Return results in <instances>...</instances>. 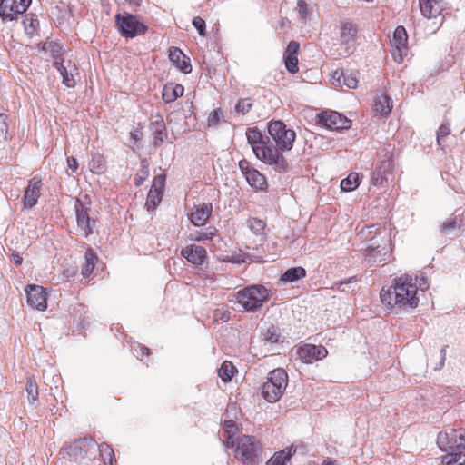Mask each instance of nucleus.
I'll list each match as a JSON object with an SVG mask.
<instances>
[{
  "mask_svg": "<svg viewBox=\"0 0 465 465\" xmlns=\"http://www.w3.org/2000/svg\"><path fill=\"white\" fill-rule=\"evenodd\" d=\"M67 164H68L69 169H71V171L73 173H75L77 171L78 162H77V159L74 158V156H70L67 158Z\"/></svg>",
  "mask_w": 465,
  "mask_h": 465,
  "instance_id": "nucleus-58",
  "label": "nucleus"
},
{
  "mask_svg": "<svg viewBox=\"0 0 465 465\" xmlns=\"http://www.w3.org/2000/svg\"><path fill=\"white\" fill-rule=\"evenodd\" d=\"M42 185V179L39 176H34L28 181L22 199L25 208L32 209L36 205L41 196Z\"/></svg>",
  "mask_w": 465,
  "mask_h": 465,
  "instance_id": "nucleus-16",
  "label": "nucleus"
},
{
  "mask_svg": "<svg viewBox=\"0 0 465 465\" xmlns=\"http://www.w3.org/2000/svg\"><path fill=\"white\" fill-rule=\"evenodd\" d=\"M32 0H0V17L3 21H13L25 13Z\"/></svg>",
  "mask_w": 465,
  "mask_h": 465,
  "instance_id": "nucleus-11",
  "label": "nucleus"
},
{
  "mask_svg": "<svg viewBox=\"0 0 465 465\" xmlns=\"http://www.w3.org/2000/svg\"><path fill=\"white\" fill-rule=\"evenodd\" d=\"M298 7L301 17L303 19H307L311 15L308 4L304 0H299Z\"/></svg>",
  "mask_w": 465,
  "mask_h": 465,
  "instance_id": "nucleus-51",
  "label": "nucleus"
},
{
  "mask_svg": "<svg viewBox=\"0 0 465 465\" xmlns=\"http://www.w3.org/2000/svg\"><path fill=\"white\" fill-rule=\"evenodd\" d=\"M8 115L5 113H0V136L5 140L8 139Z\"/></svg>",
  "mask_w": 465,
  "mask_h": 465,
  "instance_id": "nucleus-45",
  "label": "nucleus"
},
{
  "mask_svg": "<svg viewBox=\"0 0 465 465\" xmlns=\"http://www.w3.org/2000/svg\"><path fill=\"white\" fill-rule=\"evenodd\" d=\"M165 181L166 175L164 173L158 174L153 178L145 203L148 211L154 210L161 203L163 196Z\"/></svg>",
  "mask_w": 465,
  "mask_h": 465,
  "instance_id": "nucleus-15",
  "label": "nucleus"
},
{
  "mask_svg": "<svg viewBox=\"0 0 465 465\" xmlns=\"http://www.w3.org/2000/svg\"><path fill=\"white\" fill-rule=\"evenodd\" d=\"M407 42L408 35L405 28L401 25L397 26L391 40V45L398 51H401V48L406 47Z\"/></svg>",
  "mask_w": 465,
  "mask_h": 465,
  "instance_id": "nucleus-32",
  "label": "nucleus"
},
{
  "mask_svg": "<svg viewBox=\"0 0 465 465\" xmlns=\"http://www.w3.org/2000/svg\"><path fill=\"white\" fill-rule=\"evenodd\" d=\"M390 240L381 233H376L369 240L365 250V261L371 265H375L382 261L390 252Z\"/></svg>",
  "mask_w": 465,
  "mask_h": 465,
  "instance_id": "nucleus-8",
  "label": "nucleus"
},
{
  "mask_svg": "<svg viewBox=\"0 0 465 465\" xmlns=\"http://www.w3.org/2000/svg\"><path fill=\"white\" fill-rule=\"evenodd\" d=\"M74 211L78 229L82 235L87 238L94 232L96 228V221L89 213L91 208L87 207L81 199L77 198L74 203Z\"/></svg>",
  "mask_w": 465,
  "mask_h": 465,
  "instance_id": "nucleus-10",
  "label": "nucleus"
},
{
  "mask_svg": "<svg viewBox=\"0 0 465 465\" xmlns=\"http://www.w3.org/2000/svg\"><path fill=\"white\" fill-rule=\"evenodd\" d=\"M296 452L293 446H290L284 450L275 452L274 455L267 461L266 465H285V463Z\"/></svg>",
  "mask_w": 465,
  "mask_h": 465,
  "instance_id": "nucleus-28",
  "label": "nucleus"
},
{
  "mask_svg": "<svg viewBox=\"0 0 465 465\" xmlns=\"http://www.w3.org/2000/svg\"><path fill=\"white\" fill-rule=\"evenodd\" d=\"M11 259L16 266L21 265L23 262V258L17 252L12 253Z\"/></svg>",
  "mask_w": 465,
  "mask_h": 465,
  "instance_id": "nucleus-59",
  "label": "nucleus"
},
{
  "mask_svg": "<svg viewBox=\"0 0 465 465\" xmlns=\"http://www.w3.org/2000/svg\"><path fill=\"white\" fill-rule=\"evenodd\" d=\"M141 168L137 172V173L134 176V183L136 187H140L143 182L148 178L149 176V163L144 158L141 160Z\"/></svg>",
  "mask_w": 465,
  "mask_h": 465,
  "instance_id": "nucleus-37",
  "label": "nucleus"
},
{
  "mask_svg": "<svg viewBox=\"0 0 465 465\" xmlns=\"http://www.w3.org/2000/svg\"><path fill=\"white\" fill-rule=\"evenodd\" d=\"M143 136V133L139 130H134V132H131L130 134V142L133 145H130L133 150L134 151V146L137 145V149H140L141 146H139L137 143L140 142L141 138Z\"/></svg>",
  "mask_w": 465,
  "mask_h": 465,
  "instance_id": "nucleus-52",
  "label": "nucleus"
},
{
  "mask_svg": "<svg viewBox=\"0 0 465 465\" xmlns=\"http://www.w3.org/2000/svg\"><path fill=\"white\" fill-rule=\"evenodd\" d=\"M306 276V270L303 267H292L287 269L280 277V281L283 283H291L297 282Z\"/></svg>",
  "mask_w": 465,
  "mask_h": 465,
  "instance_id": "nucleus-30",
  "label": "nucleus"
},
{
  "mask_svg": "<svg viewBox=\"0 0 465 465\" xmlns=\"http://www.w3.org/2000/svg\"><path fill=\"white\" fill-rule=\"evenodd\" d=\"M464 451L465 450L447 451L448 453L443 457V462L446 463V465H464Z\"/></svg>",
  "mask_w": 465,
  "mask_h": 465,
  "instance_id": "nucleus-35",
  "label": "nucleus"
},
{
  "mask_svg": "<svg viewBox=\"0 0 465 465\" xmlns=\"http://www.w3.org/2000/svg\"><path fill=\"white\" fill-rule=\"evenodd\" d=\"M341 75L342 76V84L351 89H355L357 87L358 80L355 76L351 74H346L343 71L341 72Z\"/></svg>",
  "mask_w": 465,
  "mask_h": 465,
  "instance_id": "nucleus-47",
  "label": "nucleus"
},
{
  "mask_svg": "<svg viewBox=\"0 0 465 465\" xmlns=\"http://www.w3.org/2000/svg\"><path fill=\"white\" fill-rule=\"evenodd\" d=\"M271 292L263 285L254 284L237 292L238 302L244 311L254 312L269 300Z\"/></svg>",
  "mask_w": 465,
  "mask_h": 465,
  "instance_id": "nucleus-4",
  "label": "nucleus"
},
{
  "mask_svg": "<svg viewBox=\"0 0 465 465\" xmlns=\"http://www.w3.org/2000/svg\"><path fill=\"white\" fill-rule=\"evenodd\" d=\"M322 465H338L336 460H327L322 462Z\"/></svg>",
  "mask_w": 465,
  "mask_h": 465,
  "instance_id": "nucleus-64",
  "label": "nucleus"
},
{
  "mask_svg": "<svg viewBox=\"0 0 465 465\" xmlns=\"http://www.w3.org/2000/svg\"><path fill=\"white\" fill-rule=\"evenodd\" d=\"M392 109V101L385 93H380L376 95L374 101V111L380 116L388 115Z\"/></svg>",
  "mask_w": 465,
  "mask_h": 465,
  "instance_id": "nucleus-26",
  "label": "nucleus"
},
{
  "mask_svg": "<svg viewBox=\"0 0 465 465\" xmlns=\"http://www.w3.org/2000/svg\"><path fill=\"white\" fill-rule=\"evenodd\" d=\"M153 134V145L157 148L167 138V129L163 118L152 122L150 124Z\"/></svg>",
  "mask_w": 465,
  "mask_h": 465,
  "instance_id": "nucleus-25",
  "label": "nucleus"
},
{
  "mask_svg": "<svg viewBox=\"0 0 465 465\" xmlns=\"http://www.w3.org/2000/svg\"><path fill=\"white\" fill-rule=\"evenodd\" d=\"M193 25L196 28V30L198 31V33L201 36L206 35V24H205V21L202 17H200V16L194 17L193 19Z\"/></svg>",
  "mask_w": 465,
  "mask_h": 465,
  "instance_id": "nucleus-48",
  "label": "nucleus"
},
{
  "mask_svg": "<svg viewBox=\"0 0 465 465\" xmlns=\"http://www.w3.org/2000/svg\"><path fill=\"white\" fill-rule=\"evenodd\" d=\"M246 138L256 158L272 166L279 173L289 171V163L281 153L277 152L272 142L264 137L257 127H250L246 131Z\"/></svg>",
  "mask_w": 465,
  "mask_h": 465,
  "instance_id": "nucleus-2",
  "label": "nucleus"
},
{
  "mask_svg": "<svg viewBox=\"0 0 465 465\" xmlns=\"http://www.w3.org/2000/svg\"><path fill=\"white\" fill-rule=\"evenodd\" d=\"M298 353L302 361L311 362L313 360L324 358L327 355V350L322 346L305 344L299 348Z\"/></svg>",
  "mask_w": 465,
  "mask_h": 465,
  "instance_id": "nucleus-19",
  "label": "nucleus"
},
{
  "mask_svg": "<svg viewBox=\"0 0 465 465\" xmlns=\"http://www.w3.org/2000/svg\"><path fill=\"white\" fill-rule=\"evenodd\" d=\"M252 108V103L251 101V98H241L238 100L237 104H235L234 110L237 113H241L242 114H246L251 111Z\"/></svg>",
  "mask_w": 465,
  "mask_h": 465,
  "instance_id": "nucleus-43",
  "label": "nucleus"
},
{
  "mask_svg": "<svg viewBox=\"0 0 465 465\" xmlns=\"http://www.w3.org/2000/svg\"><path fill=\"white\" fill-rule=\"evenodd\" d=\"M437 444L442 451L465 450V430H454L440 432Z\"/></svg>",
  "mask_w": 465,
  "mask_h": 465,
  "instance_id": "nucleus-9",
  "label": "nucleus"
},
{
  "mask_svg": "<svg viewBox=\"0 0 465 465\" xmlns=\"http://www.w3.org/2000/svg\"><path fill=\"white\" fill-rule=\"evenodd\" d=\"M460 227L461 225L458 223L457 218L450 215L439 226V232L441 237L453 239L459 235Z\"/></svg>",
  "mask_w": 465,
  "mask_h": 465,
  "instance_id": "nucleus-22",
  "label": "nucleus"
},
{
  "mask_svg": "<svg viewBox=\"0 0 465 465\" xmlns=\"http://www.w3.org/2000/svg\"><path fill=\"white\" fill-rule=\"evenodd\" d=\"M23 25L26 35L33 36L36 28L39 26V21L37 18L34 17V15L31 17L25 16Z\"/></svg>",
  "mask_w": 465,
  "mask_h": 465,
  "instance_id": "nucleus-42",
  "label": "nucleus"
},
{
  "mask_svg": "<svg viewBox=\"0 0 465 465\" xmlns=\"http://www.w3.org/2000/svg\"><path fill=\"white\" fill-rule=\"evenodd\" d=\"M317 117L318 123L329 129L348 130L351 126V121L336 111H324Z\"/></svg>",
  "mask_w": 465,
  "mask_h": 465,
  "instance_id": "nucleus-12",
  "label": "nucleus"
},
{
  "mask_svg": "<svg viewBox=\"0 0 465 465\" xmlns=\"http://www.w3.org/2000/svg\"><path fill=\"white\" fill-rule=\"evenodd\" d=\"M262 339L264 341H267L271 343L279 342L280 338H281V334L278 331V329L272 324L268 326L267 329L265 330V331L262 332Z\"/></svg>",
  "mask_w": 465,
  "mask_h": 465,
  "instance_id": "nucleus-41",
  "label": "nucleus"
},
{
  "mask_svg": "<svg viewBox=\"0 0 465 465\" xmlns=\"http://www.w3.org/2000/svg\"><path fill=\"white\" fill-rule=\"evenodd\" d=\"M358 26L351 22H344L340 31V43L345 47V56L351 54L356 49V41L358 38Z\"/></svg>",
  "mask_w": 465,
  "mask_h": 465,
  "instance_id": "nucleus-14",
  "label": "nucleus"
},
{
  "mask_svg": "<svg viewBox=\"0 0 465 465\" xmlns=\"http://www.w3.org/2000/svg\"><path fill=\"white\" fill-rule=\"evenodd\" d=\"M300 50V44L296 41H290L283 53V60L287 71L291 74H295L299 71L298 66V53Z\"/></svg>",
  "mask_w": 465,
  "mask_h": 465,
  "instance_id": "nucleus-18",
  "label": "nucleus"
},
{
  "mask_svg": "<svg viewBox=\"0 0 465 465\" xmlns=\"http://www.w3.org/2000/svg\"><path fill=\"white\" fill-rule=\"evenodd\" d=\"M223 428L228 435H233L236 430V425L232 420H225Z\"/></svg>",
  "mask_w": 465,
  "mask_h": 465,
  "instance_id": "nucleus-57",
  "label": "nucleus"
},
{
  "mask_svg": "<svg viewBox=\"0 0 465 465\" xmlns=\"http://www.w3.org/2000/svg\"><path fill=\"white\" fill-rule=\"evenodd\" d=\"M236 368L234 365L231 361H225L218 370V374L223 381H229L233 377Z\"/></svg>",
  "mask_w": 465,
  "mask_h": 465,
  "instance_id": "nucleus-38",
  "label": "nucleus"
},
{
  "mask_svg": "<svg viewBox=\"0 0 465 465\" xmlns=\"http://www.w3.org/2000/svg\"><path fill=\"white\" fill-rule=\"evenodd\" d=\"M48 49L54 58L57 59L61 56L62 47L58 43L50 42L48 45Z\"/></svg>",
  "mask_w": 465,
  "mask_h": 465,
  "instance_id": "nucleus-53",
  "label": "nucleus"
},
{
  "mask_svg": "<svg viewBox=\"0 0 465 465\" xmlns=\"http://www.w3.org/2000/svg\"><path fill=\"white\" fill-rule=\"evenodd\" d=\"M99 450L101 456L108 455L110 458V462H113L114 451L109 445H107L106 443H102L99 446Z\"/></svg>",
  "mask_w": 465,
  "mask_h": 465,
  "instance_id": "nucleus-54",
  "label": "nucleus"
},
{
  "mask_svg": "<svg viewBox=\"0 0 465 465\" xmlns=\"http://www.w3.org/2000/svg\"><path fill=\"white\" fill-rule=\"evenodd\" d=\"M446 348H447V345H445L444 347H442V349L440 350V361L437 364H435V366L433 367V369L435 371H439L440 370L443 366H444V363H445V359H446Z\"/></svg>",
  "mask_w": 465,
  "mask_h": 465,
  "instance_id": "nucleus-55",
  "label": "nucleus"
},
{
  "mask_svg": "<svg viewBox=\"0 0 465 465\" xmlns=\"http://www.w3.org/2000/svg\"><path fill=\"white\" fill-rule=\"evenodd\" d=\"M90 441L86 438L74 440L73 443L64 446L62 450L68 456H77L82 451H86Z\"/></svg>",
  "mask_w": 465,
  "mask_h": 465,
  "instance_id": "nucleus-31",
  "label": "nucleus"
},
{
  "mask_svg": "<svg viewBox=\"0 0 465 465\" xmlns=\"http://www.w3.org/2000/svg\"><path fill=\"white\" fill-rule=\"evenodd\" d=\"M342 76L341 75V73L336 71L332 75V84L337 82L339 84H342Z\"/></svg>",
  "mask_w": 465,
  "mask_h": 465,
  "instance_id": "nucleus-61",
  "label": "nucleus"
},
{
  "mask_svg": "<svg viewBox=\"0 0 465 465\" xmlns=\"http://www.w3.org/2000/svg\"><path fill=\"white\" fill-rule=\"evenodd\" d=\"M25 292L27 297V304L29 307L38 311H44L46 309V292L44 287L35 284H30L25 289Z\"/></svg>",
  "mask_w": 465,
  "mask_h": 465,
  "instance_id": "nucleus-17",
  "label": "nucleus"
},
{
  "mask_svg": "<svg viewBox=\"0 0 465 465\" xmlns=\"http://www.w3.org/2000/svg\"><path fill=\"white\" fill-rule=\"evenodd\" d=\"M114 21L115 27L120 35L126 39H133L138 35H143L148 31V26L141 21L139 15L128 12L116 14L114 15Z\"/></svg>",
  "mask_w": 465,
  "mask_h": 465,
  "instance_id": "nucleus-5",
  "label": "nucleus"
},
{
  "mask_svg": "<svg viewBox=\"0 0 465 465\" xmlns=\"http://www.w3.org/2000/svg\"><path fill=\"white\" fill-rule=\"evenodd\" d=\"M227 447H234V441L232 440V435L227 436Z\"/></svg>",
  "mask_w": 465,
  "mask_h": 465,
  "instance_id": "nucleus-63",
  "label": "nucleus"
},
{
  "mask_svg": "<svg viewBox=\"0 0 465 465\" xmlns=\"http://www.w3.org/2000/svg\"><path fill=\"white\" fill-rule=\"evenodd\" d=\"M223 116V113L221 109H215L211 112V114L208 116V125H217L220 122V118Z\"/></svg>",
  "mask_w": 465,
  "mask_h": 465,
  "instance_id": "nucleus-50",
  "label": "nucleus"
},
{
  "mask_svg": "<svg viewBox=\"0 0 465 465\" xmlns=\"http://www.w3.org/2000/svg\"><path fill=\"white\" fill-rule=\"evenodd\" d=\"M393 169L392 162L389 159L381 161L375 170L371 173V179L374 185H381L387 181L386 175L391 173Z\"/></svg>",
  "mask_w": 465,
  "mask_h": 465,
  "instance_id": "nucleus-24",
  "label": "nucleus"
},
{
  "mask_svg": "<svg viewBox=\"0 0 465 465\" xmlns=\"http://www.w3.org/2000/svg\"><path fill=\"white\" fill-rule=\"evenodd\" d=\"M267 129L270 136L275 142L274 147L277 152L282 154V152L292 150L296 138L294 130L287 128L284 122L281 120L270 121Z\"/></svg>",
  "mask_w": 465,
  "mask_h": 465,
  "instance_id": "nucleus-6",
  "label": "nucleus"
},
{
  "mask_svg": "<svg viewBox=\"0 0 465 465\" xmlns=\"http://www.w3.org/2000/svg\"><path fill=\"white\" fill-rule=\"evenodd\" d=\"M25 390L29 402L31 404L35 403L38 399V386L33 378L29 377L27 379Z\"/></svg>",
  "mask_w": 465,
  "mask_h": 465,
  "instance_id": "nucleus-40",
  "label": "nucleus"
},
{
  "mask_svg": "<svg viewBox=\"0 0 465 465\" xmlns=\"http://www.w3.org/2000/svg\"><path fill=\"white\" fill-rule=\"evenodd\" d=\"M235 457L246 465H258L262 458V448L254 436L242 435L234 450Z\"/></svg>",
  "mask_w": 465,
  "mask_h": 465,
  "instance_id": "nucleus-3",
  "label": "nucleus"
},
{
  "mask_svg": "<svg viewBox=\"0 0 465 465\" xmlns=\"http://www.w3.org/2000/svg\"><path fill=\"white\" fill-rule=\"evenodd\" d=\"M206 250L203 246L191 244L182 249L181 255L189 262L201 265L206 258Z\"/></svg>",
  "mask_w": 465,
  "mask_h": 465,
  "instance_id": "nucleus-20",
  "label": "nucleus"
},
{
  "mask_svg": "<svg viewBox=\"0 0 465 465\" xmlns=\"http://www.w3.org/2000/svg\"><path fill=\"white\" fill-rule=\"evenodd\" d=\"M139 348H140L141 352H142L143 355H149L150 354L149 348H147L145 346H141V345H139Z\"/></svg>",
  "mask_w": 465,
  "mask_h": 465,
  "instance_id": "nucleus-62",
  "label": "nucleus"
},
{
  "mask_svg": "<svg viewBox=\"0 0 465 465\" xmlns=\"http://www.w3.org/2000/svg\"><path fill=\"white\" fill-rule=\"evenodd\" d=\"M57 71L59 72L60 75L63 78V84H64L68 88H73L75 85V81L74 79V76L72 74H69L66 67L64 66L62 62L55 61L53 64Z\"/></svg>",
  "mask_w": 465,
  "mask_h": 465,
  "instance_id": "nucleus-36",
  "label": "nucleus"
},
{
  "mask_svg": "<svg viewBox=\"0 0 465 465\" xmlns=\"http://www.w3.org/2000/svg\"><path fill=\"white\" fill-rule=\"evenodd\" d=\"M248 227L256 235H261L264 232L266 223L259 218L251 217L247 221Z\"/></svg>",
  "mask_w": 465,
  "mask_h": 465,
  "instance_id": "nucleus-39",
  "label": "nucleus"
},
{
  "mask_svg": "<svg viewBox=\"0 0 465 465\" xmlns=\"http://www.w3.org/2000/svg\"><path fill=\"white\" fill-rule=\"evenodd\" d=\"M419 284H420V289H423V288H427L428 287V281H427V277L421 273L420 276V282H419Z\"/></svg>",
  "mask_w": 465,
  "mask_h": 465,
  "instance_id": "nucleus-60",
  "label": "nucleus"
},
{
  "mask_svg": "<svg viewBox=\"0 0 465 465\" xmlns=\"http://www.w3.org/2000/svg\"><path fill=\"white\" fill-rule=\"evenodd\" d=\"M98 262V257L93 249L89 248L84 253V263L82 265L81 273L84 278L89 277Z\"/></svg>",
  "mask_w": 465,
  "mask_h": 465,
  "instance_id": "nucleus-29",
  "label": "nucleus"
},
{
  "mask_svg": "<svg viewBox=\"0 0 465 465\" xmlns=\"http://www.w3.org/2000/svg\"><path fill=\"white\" fill-rule=\"evenodd\" d=\"M78 272V268L77 266H70V267H67L65 269H64L63 271V275L66 278V279H71L73 277H74Z\"/></svg>",
  "mask_w": 465,
  "mask_h": 465,
  "instance_id": "nucleus-56",
  "label": "nucleus"
},
{
  "mask_svg": "<svg viewBox=\"0 0 465 465\" xmlns=\"http://www.w3.org/2000/svg\"><path fill=\"white\" fill-rule=\"evenodd\" d=\"M216 232V229L213 227H209L205 232H197V235L194 237L195 241L201 242L204 240H211L214 236Z\"/></svg>",
  "mask_w": 465,
  "mask_h": 465,
  "instance_id": "nucleus-49",
  "label": "nucleus"
},
{
  "mask_svg": "<svg viewBox=\"0 0 465 465\" xmlns=\"http://www.w3.org/2000/svg\"><path fill=\"white\" fill-rule=\"evenodd\" d=\"M213 211V204L211 203H203L196 206L195 211L191 213V222L195 226H202L205 224L211 216Z\"/></svg>",
  "mask_w": 465,
  "mask_h": 465,
  "instance_id": "nucleus-23",
  "label": "nucleus"
},
{
  "mask_svg": "<svg viewBox=\"0 0 465 465\" xmlns=\"http://www.w3.org/2000/svg\"><path fill=\"white\" fill-rule=\"evenodd\" d=\"M184 88L180 84H165L163 89L162 97L165 103H172L177 98L183 96Z\"/></svg>",
  "mask_w": 465,
  "mask_h": 465,
  "instance_id": "nucleus-27",
  "label": "nucleus"
},
{
  "mask_svg": "<svg viewBox=\"0 0 465 465\" xmlns=\"http://www.w3.org/2000/svg\"><path fill=\"white\" fill-rule=\"evenodd\" d=\"M243 253L242 252H232V254L230 255H225L223 258V262H231V263H235V264H241L242 262H245V260L243 258Z\"/></svg>",
  "mask_w": 465,
  "mask_h": 465,
  "instance_id": "nucleus-46",
  "label": "nucleus"
},
{
  "mask_svg": "<svg viewBox=\"0 0 465 465\" xmlns=\"http://www.w3.org/2000/svg\"><path fill=\"white\" fill-rule=\"evenodd\" d=\"M416 282L418 277L414 280L408 274L395 278L388 289H381L380 297L382 303L396 314L412 312L419 304Z\"/></svg>",
  "mask_w": 465,
  "mask_h": 465,
  "instance_id": "nucleus-1",
  "label": "nucleus"
},
{
  "mask_svg": "<svg viewBox=\"0 0 465 465\" xmlns=\"http://www.w3.org/2000/svg\"><path fill=\"white\" fill-rule=\"evenodd\" d=\"M169 59L183 74H187L192 72L190 58L180 48L171 47L169 49Z\"/></svg>",
  "mask_w": 465,
  "mask_h": 465,
  "instance_id": "nucleus-21",
  "label": "nucleus"
},
{
  "mask_svg": "<svg viewBox=\"0 0 465 465\" xmlns=\"http://www.w3.org/2000/svg\"><path fill=\"white\" fill-rule=\"evenodd\" d=\"M360 175L357 173H350L345 179L341 182V189L343 192H352L360 185Z\"/></svg>",
  "mask_w": 465,
  "mask_h": 465,
  "instance_id": "nucleus-34",
  "label": "nucleus"
},
{
  "mask_svg": "<svg viewBox=\"0 0 465 465\" xmlns=\"http://www.w3.org/2000/svg\"><path fill=\"white\" fill-rule=\"evenodd\" d=\"M450 134V124L448 123H445V124H442L438 131H437V144L443 148V142H444V138L447 137L449 134Z\"/></svg>",
  "mask_w": 465,
  "mask_h": 465,
  "instance_id": "nucleus-44",
  "label": "nucleus"
},
{
  "mask_svg": "<svg viewBox=\"0 0 465 465\" xmlns=\"http://www.w3.org/2000/svg\"><path fill=\"white\" fill-rule=\"evenodd\" d=\"M440 0H419L420 12L427 18L436 17L439 15L438 8H434L433 4H438Z\"/></svg>",
  "mask_w": 465,
  "mask_h": 465,
  "instance_id": "nucleus-33",
  "label": "nucleus"
},
{
  "mask_svg": "<svg viewBox=\"0 0 465 465\" xmlns=\"http://www.w3.org/2000/svg\"><path fill=\"white\" fill-rule=\"evenodd\" d=\"M288 382V376L284 370L272 371L267 381L261 388L262 396L269 402H276L282 397Z\"/></svg>",
  "mask_w": 465,
  "mask_h": 465,
  "instance_id": "nucleus-7",
  "label": "nucleus"
},
{
  "mask_svg": "<svg viewBox=\"0 0 465 465\" xmlns=\"http://www.w3.org/2000/svg\"><path fill=\"white\" fill-rule=\"evenodd\" d=\"M239 169L244 175L248 184L257 190L262 191L267 187V182L264 177L258 170L253 168L250 162L246 159L239 161Z\"/></svg>",
  "mask_w": 465,
  "mask_h": 465,
  "instance_id": "nucleus-13",
  "label": "nucleus"
}]
</instances>
